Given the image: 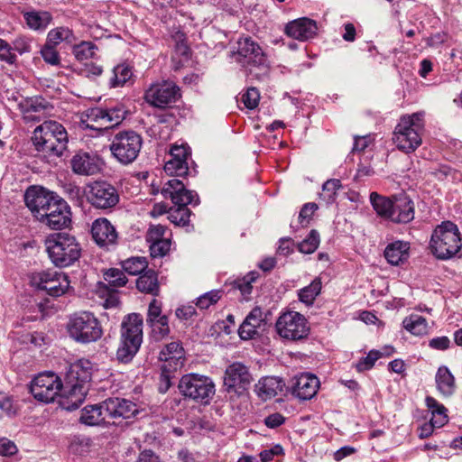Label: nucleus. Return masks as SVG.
Listing matches in <instances>:
<instances>
[{
    "mask_svg": "<svg viewBox=\"0 0 462 462\" xmlns=\"http://www.w3.org/2000/svg\"><path fill=\"white\" fill-rule=\"evenodd\" d=\"M31 142L35 156L51 162L68 152L69 136L66 128L54 120H45L32 132Z\"/></svg>",
    "mask_w": 462,
    "mask_h": 462,
    "instance_id": "f257e3e1",
    "label": "nucleus"
},
{
    "mask_svg": "<svg viewBox=\"0 0 462 462\" xmlns=\"http://www.w3.org/2000/svg\"><path fill=\"white\" fill-rule=\"evenodd\" d=\"M165 199H170L174 206L168 211L169 220L176 226H184L189 222L191 211L187 208L191 204L197 206L199 204L198 194L185 188L182 181L172 179L165 183L161 191Z\"/></svg>",
    "mask_w": 462,
    "mask_h": 462,
    "instance_id": "f03ea898",
    "label": "nucleus"
},
{
    "mask_svg": "<svg viewBox=\"0 0 462 462\" xmlns=\"http://www.w3.org/2000/svg\"><path fill=\"white\" fill-rule=\"evenodd\" d=\"M424 112L402 116L394 128L393 141L405 152H413L422 143L425 129Z\"/></svg>",
    "mask_w": 462,
    "mask_h": 462,
    "instance_id": "7ed1b4c3",
    "label": "nucleus"
},
{
    "mask_svg": "<svg viewBox=\"0 0 462 462\" xmlns=\"http://www.w3.org/2000/svg\"><path fill=\"white\" fill-rule=\"evenodd\" d=\"M236 60L246 69L248 77L263 80L270 74V62L261 47L250 38L238 42L237 52L234 53Z\"/></svg>",
    "mask_w": 462,
    "mask_h": 462,
    "instance_id": "20e7f679",
    "label": "nucleus"
},
{
    "mask_svg": "<svg viewBox=\"0 0 462 462\" xmlns=\"http://www.w3.org/2000/svg\"><path fill=\"white\" fill-rule=\"evenodd\" d=\"M46 250L51 263L60 268L69 267L81 256V246L68 233H55L46 240Z\"/></svg>",
    "mask_w": 462,
    "mask_h": 462,
    "instance_id": "39448f33",
    "label": "nucleus"
},
{
    "mask_svg": "<svg viewBox=\"0 0 462 462\" xmlns=\"http://www.w3.org/2000/svg\"><path fill=\"white\" fill-rule=\"evenodd\" d=\"M461 247L462 240L457 225L451 221H444L434 229L430 248L438 259H449L456 255Z\"/></svg>",
    "mask_w": 462,
    "mask_h": 462,
    "instance_id": "423d86ee",
    "label": "nucleus"
},
{
    "mask_svg": "<svg viewBox=\"0 0 462 462\" xmlns=\"http://www.w3.org/2000/svg\"><path fill=\"white\" fill-rule=\"evenodd\" d=\"M143 342V318L132 313L125 317L121 325V345L116 351L117 359L128 363L138 352Z\"/></svg>",
    "mask_w": 462,
    "mask_h": 462,
    "instance_id": "0eeeda50",
    "label": "nucleus"
},
{
    "mask_svg": "<svg viewBox=\"0 0 462 462\" xmlns=\"http://www.w3.org/2000/svg\"><path fill=\"white\" fill-rule=\"evenodd\" d=\"M67 331L74 341L81 344L96 342L103 335L100 321L89 311H80L70 316Z\"/></svg>",
    "mask_w": 462,
    "mask_h": 462,
    "instance_id": "6e6552de",
    "label": "nucleus"
},
{
    "mask_svg": "<svg viewBox=\"0 0 462 462\" xmlns=\"http://www.w3.org/2000/svg\"><path fill=\"white\" fill-rule=\"evenodd\" d=\"M143 146L142 136L134 130L116 133L109 144L113 158L122 165L133 163L138 157Z\"/></svg>",
    "mask_w": 462,
    "mask_h": 462,
    "instance_id": "1a4fd4ad",
    "label": "nucleus"
},
{
    "mask_svg": "<svg viewBox=\"0 0 462 462\" xmlns=\"http://www.w3.org/2000/svg\"><path fill=\"white\" fill-rule=\"evenodd\" d=\"M178 387L183 396L202 404H208L216 392L212 379L198 374L183 375Z\"/></svg>",
    "mask_w": 462,
    "mask_h": 462,
    "instance_id": "9d476101",
    "label": "nucleus"
},
{
    "mask_svg": "<svg viewBox=\"0 0 462 462\" xmlns=\"http://www.w3.org/2000/svg\"><path fill=\"white\" fill-rule=\"evenodd\" d=\"M31 283L51 297L64 295L70 288L68 275L51 269L33 273L31 276Z\"/></svg>",
    "mask_w": 462,
    "mask_h": 462,
    "instance_id": "9b49d317",
    "label": "nucleus"
},
{
    "mask_svg": "<svg viewBox=\"0 0 462 462\" xmlns=\"http://www.w3.org/2000/svg\"><path fill=\"white\" fill-rule=\"evenodd\" d=\"M63 391L61 379L52 372L35 376L30 383V393L39 402L49 403Z\"/></svg>",
    "mask_w": 462,
    "mask_h": 462,
    "instance_id": "f8f14e48",
    "label": "nucleus"
},
{
    "mask_svg": "<svg viewBox=\"0 0 462 462\" xmlns=\"http://www.w3.org/2000/svg\"><path fill=\"white\" fill-rule=\"evenodd\" d=\"M275 329L280 337L290 340L302 339L308 336L310 330L307 319L297 311L281 314L276 320Z\"/></svg>",
    "mask_w": 462,
    "mask_h": 462,
    "instance_id": "ddd939ff",
    "label": "nucleus"
},
{
    "mask_svg": "<svg viewBox=\"0 0 462 462\" xmlns=\"http://www.w3.org/2000/svg\"><path fill=\"white\" fill-rule=\"evenodd\" d=\"M253 381L249 368L242 362H233L225 370L224 387L228 393L237 396L245 394Z\"/></svg>",
    "mask_w": 462,
    "mask_h": 462,
    "instance_id": "4468645a",
    "label": "nucleus"
},
{
    "mask_svg": "<svg viewBox=\"0 0 462 462\" xmlns=\"http://www.w3.org/2000/svg\"><path fill=\"white\" fill-rule=\"evenodd\" d=\"M88 202L97 209H110L119 202L117 189L106 181H95L85 191Z\"/></svg>",
    "mask_w": 462,
    "mask_h": 462,
    "instance_id": "2eb2a0df",
    "label": "nucleus"
},
{
    "mask_svg": "<svg viewBox=\"0 0 462 462\" xmlns=\"http://www.w3.org/2000/svg\"><path fill=\"white\" fill-rule=\"evenodd\" d=\"M180 97V88L172 81L152 84L144 94V99L152 106L164 108Z\"/></svg>",
    "mask_w": 462,
    "mask_h": 462,
    "instance_id": "dca6fc26",
    "label": "nucleus"
},
{
    "mask_svg": "<svg viewBox=\"0 0 462 462\" xmlns=\"http://www.w3.org/2000/svg\"><path fill=\"white\" fill-rule=\"evenodd\" d=\"M126 111L123 105L112 107H95L90 109L88 117L90 121L104 128H113L120 125L125 118Z\"/></svg>",
    "mask_w": 462,
    "mask_h": 462,
    "instance_id": "f3484780",
    "label": "nucleus"
},
{
    "mask_svg": "<svg viewBox=\"0 0 462 462\" xmlns=\"http://www.w3.org/2000/svg\"><path fill=\"white\" fill-rule=\"evenodd\" d=\"M91 236L101 248L110 249L117 244L118 234L116 227L106 217H99L91 225Z\"/></svg>",
    "mask_w": 462,
    "mask_h": 462,
    "instance_id": "a211bd4d",
    "label": "nucleus"
},
{
    "mask_svg": "<svg viewBox=\"0 0 462 462\" xmlns=\"http://www.w3.org/2000/svg\"><path fill=\"white\" fill-rule=\"evenodd\" d=\"M54 198L52 192L38 186H31L24 194L25 205L38 219L48 209V206Z\"/></svg>",
    "mask_w": 462,
    "mask_h": 462,
    "instance_id": "6ab92c4d",
    "label": "nucleus"
},
{
    "mask_svg": "<svg viewBox=\"0 0 462 462\" xmlns=\"http://www.w3.org/2000/svg\"><path fill=\"white\" fill-rule=\"evenodd\" d=\"M319 387V380L312 374L303 373L291 379V393L300 400H310L316 395Z\"/></svg>",
    "mask_w": 462,
    "mask_h": 462,
    "instance_id": "aec40b11",
    "label": "nucleus"
},
{
    "mask_svg": "<svg viewBox=\"0 0 462 462\" xmlns=\"http://www.w3.org/2000/svg\"><path fill=\"white\" fill-rule=\"evenodd\" d=\"M107 419H131L138 413L137 405L126 399L108 398L103 402Z\"/></svg>",
    "mask_w": 462,
    "mask_h": 462,
    "instance_id": "412c9836",
    "label": "nucleus"
},
{
    "mask_svg": "<svg viewBox=\"0 0 462 462\" xmlns=\"http://www.w3.org/2000/svg\"><path fill=\"white\" fill-rule=\"evenodd\" d=\"M170 154L171 159L164 165V171L169 175L186 176L189 171L188 158L189 148L187 145L174 144L171 146Z\"/></svg>",
    "mask_w": 462,
    "mask_h": 462,
    "instance_id": "4be33fe9",
    "label": "nucleus"
},
{
    "mask_svg": "<svg viewBox=\"0 0 462 462\" xmlns=\"http://www.w3.org/2000/svg\"><path fill=\"white\" fill-rule=\"evenodd\" d=\"M60 395V405L67 411H74L84 402L88 385L79 382H69Z\"/></svg>",
    "mask_w": 462,
    "mask_h": 462,
    "instance_id": "5701e85b",
    "label": "nucleus"
},
{
    "mask_svg": "<svg viewBox=\"0 0 462 462\" xmlns=\"http://www.w3.org/2000/svg\"><path fill=\"white\" fill-rule=\"evenodd\" d=\"M389 218L395 223H409L414 218V205L405 194L393 198L392 210Z\"/></svg>",
    "mask_w": 462,
    "mask_h": 462,
    "instance_id": "b1692460",
    "label": "nucleus"
},
{
    "mask_svg": "<svg viewBox=\"0 0 462 462\" xmlns=\"http://www.w3.org/2000/svg\"><path fill=\"white\" fill-rule=\"evenodd\" d=\"M70 165L73 172L84 176L94 175L100 170L97 158L84 152H77L72 157Z\"/></svg>",
    "mask_w": 462,
    "mask_h": 462,
    "instance_id": "393cba45",
    "label": "nucleus"
},
{
    "mask_svg": "<svg viewBox=\"0 0 462 462\" xmlns=\"http://www.w3.org/2000/svg\"><path fill=\"white\" fill-rule=\"evenodd\" d=\"M285 383L277 376H264L254 386V391L263 401L270 400L282 392Z\"/></svg>",
    "mask_w": 462,
    "mask_h": 462,
    "instance_id": "a878e982",
    "label": "nucleus"
},
{
    "mask_svg": "<svg viewBox=\"0 0 462 462\" xmlns=\"http://www.w3.org/2000/svg\"><path fill=\"white\" fill-rule=\"evenodd\" d=\"M159 358L163 364L171 365L173 369H180L185 362L184 349L179 342H171L160 352Z\"/></svg>",
    "mask_w": 462,
    "mask_h": 462,
    "instance_id": "bb28decb",
    "label": "nucleus"
},
{
    "mask_svg": "<svg viewBox=\"0 0 462 462\" xmlns=\"http://www.w3.org/2000/svg\"><path fill=\"white\" fill-rule=\"evenodd\" d=\"M23 113V118L25 122L41 121L43 113L48 107L49 104L42 97L25 100L24 103L20 105Z\"/></svg>",
    "mask_w": 462,
    "mask_h": 462,
    "instance_id": "cd10ccee",
    "label": "nucleus"
},
{
    "mask_svg": "<svg viewBox=\"0 0 462 462\" xmlns=\"http://www.w3.org/2000/svg\"><path fill=\"white\" fill-rule=\"evenodd\" d=\"M106 419L107 415L102 402L98 404L84 407L80 412L79 421L88 426H95L106 422Z\"/></svg>",
    "mask_w": 462,
    "mask_h": 462,
    "instance_id": "c85d7f7f",
    "label": "nucleus"
},
{
    "mask_svg": "<svg viewBox=\"0 0 462 462\" xmlns=\"http://www.w3.org/2000/svg\"><path fill=\"white\" fill-rule=\"evenodd\" d=\"M410 245L406 242L395 241L388 245L384 250V257L393 265H398L409 257Z\"/></svg>",
    "mask_w": 462,
    "mask_h": 462,
    "instance_id": "c756f323",
    "label": "nucleus"
},
{
    "mask_svg": "<svg viewBox=\"0 0 462 462\" xmlns=\"http://www.w3.org/2000/svg\"><path fill=\"white\" fill-rule=\"evenodd\" d=\"M435 381L439 392L443 396L449 397L455 393V378L447 366H440L438 369Z\"/></svg>",
    "mask_w": 462,
    "mask_h": 462,
    "instance_id": "7c9ffc66",
    "label": "nucleus"
},
{
    "mask_svg": "<svg viewBox=\"0 0 462 462\" xmlns=\"http://www.w3.org/2000/svg\"><path fill=\"white\" fill-rule=\"evenodd\" d=\"M136 287L141 292L152 294L153 296L159 295L160 285L157 273L150 269L140 274L136 280Z\"/></svg>",
    "mask_w": 462,
    "mask_h": 462,
    "instance_id": "2f4dec72",
    "label": "nucleus"
},
{
    "mask_svg": "<svg viewBox=\"0 0 462 462\" xmlns=\"http://www.w3.org/2000/svg\"><path fill=\"white\" fill-rule=\"evenodd\" d=\"M425 402L428 409L431 411L430 420L437 428L443 427L448 421L447 408L431 396H427Z\"/></svg>",
    "mask_w": 462,
    "mask_h": 462,
    "instance_id": "473e14b6",
    "label": "nucleus"
},
{
    "mask_svg": "<svg viewBox=\"0 0 462 462\" xmlns=\"http://www.w3.org/2000/svg\"><path fill=\"white\" fill-rule=\"evenodd\" d=\"M70 376L77 382L88 385L92 376V364L88 359H79L70 366Z\"/></svg>",
    "mask_w": 462,
    "mask_h": 462,
    "instance_id": "72a5a7b5",
    "label": "nucleus"
},
{
    "mask_svg": "<svg viewBox=\"0 0 462 462\" xmlns=\"http://www.w3.org/2000/svg\"><path fill=\"white\" fill-rule=\"evenodd\" d=\"M403 328L414 336H423L428 333V322L418 314H411L402 320Z\"/></svg>",
    "mask_w": 462,
    "mask_h": 462,
    "instance_id": "f704fd0d",
    "label": "nucleus"
},
{
    "mask_svg": "<svg viewBox=\"0 0 462 462\" xmlns=\"http://www.w3.org/2000/svg\"><path fill=\"white\" fill-rule=\"evenodd\" d=\"M24 19L30 29H45L52 17L47 11H30L24 14Z\"/></svg>",
    "mask_w": 462,
    "mask_h": 462,
    "instance_id": "c9c22d12",
    "label": "nucleus"
},
{
    "mask_svg": "<svg viewBox=\"0 0 462 462\" xmlns=\"http://www.w3.org/2000/svg\"><path fill=\"white\" fill-rule=\"evenodd\" d=\"M322 288L320 278H315L311 283L299 291V300L306 305H312Z\"/></svg>",
    "mask_w": 462,
    "mask_h": 462,
    "instance_id": "e433bc0d",
    "label": "nucleus"
},
{
    "mask_svg": "<svg viewBox=\"0 0 462 462\" xmlns=\"http://www.w3.org/2000/svg\"><path fill=\"white\" fill-rule=\"evenodd\" d=\"M147 267V259L143 256L130 257L122 262L123 270L130 275L142 274Z\"/></svg>",
    "mask_w": 462,
    "mask_h": 462,
    "instance_id": "4c0bfd02",
    "label": "nucleus"
},
{
    "mask_svg": "<svg viewBox=\"0 0 462 462\" xmlns=\"http://www.w3.org/2000/svg\"><path fill=\"white\" fill-rule=\"evenodd\" d=\"M60 212L49 216V218L44 220V224L50 226L51 229H61L66 227L70 223V212L68 205L65 208L59 209Z\"/></svg>",
    "mask_w": 462,
    "mask_h": 462,
    "instance_id": "58836bf2",
    "label": "nucleus"
},
{
    "mask_svg": "<svg viewBox=\"0 0 462 462\" xmlns=\"http://www.w3.org/2000/svg\"><path fill=\"white\" fill-rule=\"evenodd\" d=\"M132 76L133 72L128 65L119 64L116 66L112 71V76L109 79L110 86L112 88L121 87L126 83Z\"/></svg>",
    "mask_w": 462,
    "mask_h": 462,
    "instance_id": "ea45409f",
    "label": "nucleus"
},
{
    "mask_svg": "<svg viewBox=\"0 0 462 462\" xmlns=\"http://www.w3.org/2000/svg\"><path fill=\"white\" fill-rule=\"evenodd\" d=\"M370 201L378 215L389 218L393 206V199L380 196L376 192H372L370 194Z\"/></svg>",
    "mask_w": 462,
    "mask_h": 462,
    "instance_id": "a19ab883",
    "label": "nucleus"
},
{
    "mask_svg": "<svg viewBox=\"0 0 462 462\" xmlns=\"http://www.w3.org/2000/svg\"><path fill=\"white\" fill-rule=\"evenodd\" d=\"M342 188L341 181L338 179L328 180L322 186L320 199L326 203H333L337 197V192Z\"/></svg>",
    "mask_w": 462,
    "mask_h": 462,
    "instance_id": "79ce46f5",
    "label": "nucleus"
},
{
    "mask_svg": "<svg viewBox=\"0 0 462 462\" xmlns=\"http://www.w3.org/2000/svg\"><path fill=\"white\" fill-rule=\"evenodd\" d=\"M148 326L151 328V336L155 341L164 339L171 331L168 317L149 323Z\"/></svg>",
    "mask_w": 462,
    "mask_h": 462,
    "instance_id": "37998d69",
    "label": "nucleus"
},
{
    "mask_svg": "<svg viewBox=\"0 0 462 462\" xmlns=\"http://www.w3.org/2000/svg\"><path fill=\"white\" fill-rule=\"evenodd\" d=\"M97 47L90 42H81L73 46V54L78 60L83 61L91 59L95 55Z\"/></svg>",
    "mask_w": 462,
    "mask_h": 462,
    "instance_id": "c03bdc74",
    "label": "nucleus"
},
{
    "mask_svg": "<svg viewBox=\"0 0 462 462\" xmlns=\"http://www.w3.org/2000/svg\"><path fill=\"white\" fill-rule=\"evenodd\" d=\"M258 278V273L256 272H251L247 273L242 279H237L235 281L234 285L235 288L238 289L245 299H247L252 293L253 286L252 283L254 282Z\"/></svg>",
    "mask_w": 462,
    "mask_h": 462,
    "instance_id": "a18cd8bd",
    "label": "nucleus"
},
{
    "mask_svg": "<svg viewBox=\"0 0 462 462\" xmlns=\"http://www.w3.org/2000/svg\"><path fill=\"white\" fill-rule=\"evenodd\" d=\"M319 245V234L317 230L312 229L308 236L298 245V249L303 254H312L316 251Z\"/></svg>",
    "mask_w": 462,
    "mask_h": 462,
    "instance_id": "49530a36",
    "label": "nucleus"
},
{
    "mask_svg": "<svg viewBox=\"0 0 462 462\" xmlns=\"http://www.w3.org/2000/svg\"><path fill=\"white\" fill-rule=\"evenodd\" d=\"M72 31H50L45 44L56 47L62 42L72 43Z\"/></svg>",
    "mask_w": 462,
    "mask_h": 462,
    "instance_id": "de8ad7c7",
    "label": "nucleus"
},
{
    "mask_svg": "<svg viewBox=\"0 0 462 462\" xmlns=\"http://www.w3.org/2000/svg\"><path fill=\"white\" fill-rule=\"evenodd\" d=\"M91 440L85 436H75L69 445V449L73 454L82 455L88 451Z\"/></svg>",
    "mask_w": 462,
    "mask_h": 462,
    "instance_id": "09e8293b",
    "label": "nucleus"
},
{
    "mask_svg": "<svg viewBox=\"0 0 462 462\" xmlns=\"http://www.w3.org/2000/svg\"><path fill=\"white\" fill-rule=\"evenodd\" d=\"M383 354L378 350H371L366 356L361 358L355 367L357 372H364L374 367V363L381 358Z\"/></svg>",
    "mask_w": 462,
    "mask_h": 462,
    "instance_id": "8fccbe9b",
    "label": "nucleus"
},
{
    "mask_svg": "<svg viewBox=\"0 0 462 462\" xmlns=\"http://www.w3.org/2000/svg\"><path fill=\"white\" fill-rule=\"evenodd\" d=\"M171 365L162 364V373L160 376V384H159V392L162 393H165L171 385V379L173 378L172 374L176 372L178 369H173Z\"/></svg>",
    "mask_w": 462,
    "mask_h": 462,
    "instance_id": "3c124183",
    "label": "nucleus"
},
{
    "mask_svg": "<svg viewBox=\"0 0 462 462\" xmlns=\"http://www.w3.org/2000/svg\"><path fill=\"white\" fill-rule=\"evenodd\" d=\"M104 278L111 286L114 287L124 286L127 282V278L123 271L115 268L107 270L104 273Z\"/></svg>",
    "mask_w": 462,
    "mask_h": 462,
    "instance_id": "603ef678",
    "label": "nucleus"
},
{
    "mask_svg": "<svg viewBox=\"0 0 462 462\" xmlns=\"http://www.w3.org/2000/svg\"><path fill=\"white\" fill-rule=\"evenodd\" d=\"M150 253L151 256L155 257H162L167 254V253L171 249V240L170 239H162L153 242H150Z\"/></svg>",
    "mask_w": 462,
    "mask_h": 462,
    "instance_id": "864d4df0",
    "label": "nucleus"
},
{
    "mask_svg": "<svg viewBox=\"0 0 462 462\" xmlns=\"http://www.w3.org/2000/svg\"><path fill=\"white\" fill-rule=\"evenodd\" d=\"M317 22L309 17H300L294 19L286 23L284 29L286 30H302V29H318Z\"/></svg>",
    "mask_w": 462,
    "mask_h": 462,
    "instance_id": "5fc2aeb1",
    "label": "nucleus"
},
{
    "mask_svg": "<svg viewBox=\"0 0 462 462\" xmlns=\"http://www.w3.org/2000/svg\"><path fill=\"white\" fill-rule=\"evenodd\" d=\"M220 297V291L213 290L199 297L197 299L196 305L199 309L206 310L209 308L211 305L217 303Z\"/></svg>",
    "mask_w": 462,
    "mask_h": 462,
    "instance_id": "6e6d98bb",
    "label": "nucleus"
},
{
    "mask_svg": "<svg viewBox=\"0 0 462 462\" xmlns=\"http://www.w3.org/2000/svg\"><path fill=\"white\" fill-rule=\"evenodd\" d=\"M167 318L166 315L162 313V304L156 299H152L148 307L146 322L147 324L154 322L158 319Z\"/></svg>",
    "mask_w": 462,
    "mask_h": 462,
    "instance_id": "4d7b16f0",
    "label": "nucleus"
},
{
    "mask_svg": "<svg viewBox=\"0 0 462 462\" xmlns=\"http://www.w3.org/2000/svg\"><path fill=\"white\" fill-rule=\"evenodd\" d=\"M66 206L67 203L63 199L55 197L52 199L51 203H50V206H48V209H46L45 212H43L42 215L40 217L39 220L41 222H44L45 219L49 218V216L52 214H57L58 212H60L59 209L62 210L63 208H65Z\"/></svg>",
    "mask_w": 462,
    "mask_h": 462,
    "instance_id": "13d9d810",
    "label": "nucleus"
},
{
    "mask_svg": "<svg viewBox=\"0 0 462 462\" xmlns=\"http://www.w3.org/2000/svg\"><path fill=\"white\" fill-rule=\"evenodd\" d=\"M245 106L249 109H254L257 106L260 99V94L256 88H249L245 94L242 97Z\"/></svg>",
    "mask_w": 462,
    "mask_h": 462,
    "instance_id": "bf43d9fd",
    "label": "nucleus"
},
{
    "mask_svg": "<svg viewBox=\"0 0 462 462\" xmlns=\"http://www.w3.org/2000/svg\"><path fill=\"white\" fill-rule=\"evenodd\" d=\"M318 209L316 203H306L300 211L299 220L301 226H306L311 219L312 215Z\"/></svg>",
    "mask_w": 462,
    "mask_h": 462,
    "instance_id": "052dcab7",
    "label": "nucleus"
},
{
    "mask_svg": "<svg viewBox=\"0 0 462 462\" xmlns=\"http://www.w3.org/2000/svg\"><path fill=\"white\" fill-rule=\"evenodd\" d=\"M257 329H258V328L254 327V325H253V323L245 319L239 328L238 333L242 339L246 340V339H251L255 335H257L258 334Z\"/></svg>",
    "mask_w": 462,
    "mask_h": 462,
    "instance_id": "680f3d73",
    "label": "nucleus"
},
{
    "mask_svg": "<svg viewBox=\"0 0 462 462\" xmlns=\"http://www.w3.org/2000/svg\"><path fill=\"white\" fill-rule=\"evenodd\" d=\"M42 56L43 60L51 65H58L60 62V57L58 52L55 51V47L45 44L42 49Z\"/></svg>",
    "mask_w": 462,
    "mask_h": 462,
    "instance_id": "e2e57ef3",
    "label": "nucleus"
},
{
    "mask_svg": "<svg viewBox=\"0 0 462 462\" xmlns=\"http://www.w3.org/2000/svg\"><path fill=\"white\" fill-rule=\"evenodd\" d=\"M286 36L291 40L305 42L316 36V31H284Z\"/></svg>",
    "mask_w": 462,
    "mask_h": 462,
    "instance_id": "0e129e2a",
    "label": "nucleus"
},
{
    "mask_svg": "<svg viewBox=\"0 0 462 462\" xmlns=\"http://www.w3.org/2000/svg\"><path fill=\"white\" fill-rule=\"evenodd\" d=\"M17 452V447L14 441L2 438L0 439V455L8 457L13 456Z\"/></svg>",
    "mask_w": 462,
    "mask_h": 462,
    "instance_id": "69168bd1",
    "label": "nucleus"
},
{
    "mask_svg": "<svg viewBox=\"0 0 462 462\" xmlns=\"http://www.w3.org/2000/svg\"><path fill=\"white\" fill-rule=\"evenodd\" d=\"M166 228L162 225L151 226L147 233V241L153 242L164 239Z\"/></svg>",
    "mask_w": 462,
    "mask_h": 462,
    "instance_id": "338daca9",
    "label": "nucleus"
},
{
    "mask_svg": "<svg viewBox=\"0 0 462 462\" xmlns=\"http://www.w3.org/2000/svg\"><path fill=\"white\" fill-rule=\"evenodd\" d=\"M429 346L436 350H446L450 346V339L446 336L434 337L430 340Z\"/></svg>",
    "mask_w": 462,
    "mask_h": 462,
    "instance_id": "774afa93",
    "label": "nucleus"
}]
</instances>
